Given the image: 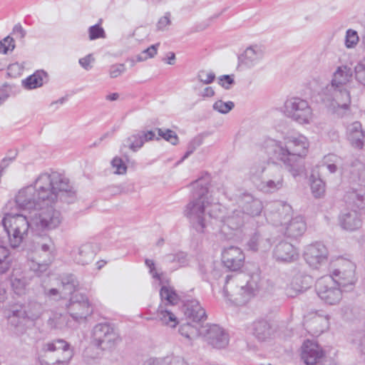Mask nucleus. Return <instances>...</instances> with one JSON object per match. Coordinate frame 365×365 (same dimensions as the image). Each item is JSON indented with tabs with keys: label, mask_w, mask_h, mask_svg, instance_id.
<instances>
[{
	"label": "nucleus",
	"mask_w": 365,
	"mask_h": 365,
	"mask_svg": "<svg viewBox=\"0 0 365 365\" xmlns=\"http://www.w3.org/2000/svg\"><path fill=\"white\" fill-rule=\"evenodd\" d=\"M77 199L76 190L69 180L58 172L42 173L33 184L21 189L15 197V202L21 210H39L31 217L32 232L58 228L63 221L61 212L53 205L58 202L71 204Z\"/></svg>",
	"instance_id": "obj_1"
},
{
	"label": "nucleus",
	"mask_w": 365,
	"mask_h": 365,
	"mask_svg": "<svg viewBox=\"0 0 365 365\" xmlns=\"http://www.w3.org/2000/svg\"><path fill=\"white\" fill-rule=\"evenodd\" d=\"M209 175L200 178L192 183L195 189L193 199L185 206L184 215L189 220L191 227L198 233H204L207 227L206 215L212 218L218 217L220 205L215 202L212 195L208 196Z\"/></svg>",
	"instance_id": "obj_2"
},
{
	"label": "nucleus",
	"mask_w": 365,
	"mask_h": 365,
	"mask_svg": "<svg viewBox=\"0 0 365 365\" xmlns=\"http://www.w3.org/2000/svg\"><path fill=\"white\" fill-rule=\"evenodd\" d=\"M0 244L7 242L13 249L19 248L26 242L29 231L32 230L31 220L21 214L5 213L1 220Z\"/></svg>",
	"instance_id": "obj_3"
},
{
	"label": "nucleus",
	"mask_w": 365,
	"mask_h": 365,
	"mask_svg": "<svg viewBox=\"0 0 365 365\" xmlns=\"http://www.w3.org/2000/svg\"><path fill=\"white\" fill-rule=\"evenodd\" d=\"M308 147L309 143L306 137H290L287 139L284 146H277L274 154L277 159L290 168L292 174L297 176L304 170L302 158L307 155Z\"/></svg>",
	"instance_id": "obj_4"
},
{
	"label": "nucleus",
	"mask_w": 365,
	"mask_h": 365,
	"mask_svg": "<svg viewBox=\"0 0 365 365\" xmlns=\"http://www.w3.org/2000/svg\"><path fill=\"white\" fill-rule=\"evenodd\" d=\"M242 277L239 274H227L223 288L225 296L237 305L247 303L258 289L257 282L253 279L247 281L245 284H240Z\"/></svg>",
	"instance_id": "obj_5"
},
{
	"label": "nucleus",
	"mask_w": 365,
	"mask_h": 365,
	"mask_svg": "<svg viewBox=\"0 0 365 365\" xmlns=\"http://www.w3.org/2000/svg\"><path fill=\"white\" fill-rule=\"evenodd\" d=\"M72 357L70 344L56 339L42 344L38 361L41 365H68Z\"/></svg>",
	"instance_id": "obj_6"
},
{
	"label": "nucleus",
	"mask_w": 365,
	"mask_h": 365,
	"mask_svg": "<svg viewBox=\"0 0 365 365\" xmlns=\"http://www.w3.org/2000/svg\"><path fill=\"white\" fill-rule=\"evenodd\" d=\"M160 296L162 301H166L165 304H160L156 313V319L162 324L175 328L179 323L177 317L169 309L168 305H175L179 300L178 295L173 288L163 286L160 290Z\"/></svg>",
	"instance_id": "obj_7"
},
{
	"label": "nucleus",
	"mask_w": 365,
	"mask_h": 365,
	"mask_svg": "<svg viewBox=\"0 0 365 365\" xmlns=\"http://www.w3.org/2000/svg\"><path fill=\"white\" fill-rule=\"evenodd\" d=\"M92 343L103 351H110L116 347L121 338L115 329L107 323L96 324L92 330Z\"/></svg>",
	"instance_id": "obj_8"
},
{
	"label": "nucleus",
	"mask_w": 365,
	"mask_h": 365,
	"mask_svg": "<svg viewBox=\"0 0 365 365\" xmlns=\"http://www.w3.org/2000/svg\"><path fill=\"white\" fill-rule=\"evenodd\" d=\"M43 313L41 304L30 302L27 304H14L11 306L9 320L11 325L18 327L23 321L34 322Z\"/></svg>",
	"instance_id": "obj_9"
},
{
	"label": "nucleus",
	"mask_w": 365,
	"mask_h": 365,
	"mask_svg": "<svg viewBox=\"0 0 365 365\" xmlns=\"http://www.w3.org/2000/svg\"><path fill=\"white\" fill-rule=\"evenodd\" d=\"M315 289L319 298L330 305L336 304L341 301L344 291L339 283L331 275H325L318 279Z\"/></svg>",
	"instance_id": "obj_10"
},
{
	"label": "nucleus",
	"mask_w": 365,
	"mask_h": 365,
	"mask_svg": "<svg viewBox=\"0 0 365 365\" xmlns=\"http://www.w3.org/2000/svg\"><path fill=\"white\" fill-rule=\"evenodd\" d=\"M284 108L287 115L300 124H309L312 120V109L306 100L292 97L285 101Z\"/></svg>",
	"instance_id": "obj_11"
},
{
	"label": "nucleus",
	"mask_w": 365,
	"mask_h": 365,
	"mask_svg": "<svg viewBox=\"0 0 365 365\" xmlns=\"http://www.w3.org/2000/svg\"><path fill=\"white\" fill-rule=\"evenodd\" d=\"M284 186L282 169L276 165H269L262 179L256 182L257 188L265 193H272L281 190Z\"/></svg>",
	"instance_id": "obj_12"
},
{
	"label": "nucleus",
	"mask_w": 365,
	"mask_h": 365,
	"mask_svg": "<svg viewBox=\"0 0 365 365\" xmlns=\"http://www.w3.org/2000/svg\"><path fill=\"white\" fill-rule=\"evenodd\" d=\"M66 308L70 316L76 322L86 319L93 313L88 297L81 293L71 296L69 301L66 304Z\"/></svg>",
	"instance_id": "obj_13"
},
{
	"label": "nucleus",
	"mask_w": 365,
	"mask_h": 365,
	"mask_svg": "<svg viewBox=\"0 0 365 365\" xmlns=\"http://www.w3.org/2000/svg\"><path fill=\"white\" fill-rule=\"evenodd\" d=\"M339 265V267L334 270L331 276L336 279L344 291L352 290L356 282L355 264L350 260L340 259Z\"/></svg>",
	"instance_id": "obj_14"
},
{
	"label": "nucleus",
	"mask_w": 365,
	"mask_h": 365,
	"mask_svg": "<svg viewBox=\"0 0 365 365\" xmlns=\"http://www.w3.org/2000/svg\"><path fill=\"white\" fill-rule=\"evenodd\" d=\"M248 221L247 215L240 209H236L223 218L221 232L227 238H232L237 232H241L242 228Z\"/></svg>",
	"instance_id": "obj_15"
},
{
	"label": "nucleus",
	"mask_w": 365,
	"mask_h": 365,
	"mask_svg": "<svg viewBox=\"0 0 365 365\" xmlns=\"http://www.w3.org/2000/svg\"><path fill=\"white\" fill-rule=\"evenodd\" d=\"M306 262L313 269H319L327 262L328 250L324 245L316 242L308 245L304 253Z\"/></svg>",
	"instance_id": "obj_16"
},
{
	"label": "nucleus",
	"mask_w": 365,
	"mask_h": 365,
	"mask_svg": "<svg viewBox=\"0 0 365 365\" xmlns=\"http://www.w3.org/2000/svg\"><path fill=\"white\" fill-rule=\"evenodd\" d=\"M237 202L239 209L247 215L248 219L259 216L263 210L261 200L247 192L238 195Z\"/></svg>",
	"instance_id": "obj_17"
},
{
	"label": "nucleus",
	"mask_w": 365,
	"mask_h": 365,
	"mask_svg": "<svg viewBox=\"0 0 365 365\" xmlns=\"http://www.w3.org/2000/svg\"><path fill=\"white\" fill-rule=\"evenodd\" d=\"M245 259V255L240 247L230 246L222 251V262L231 272H238L242 267Z\"/></svg>",
	"instance_id": "obj_18"
},
{
	"label": "nucleus",
	"mask_w": 365,
	"mask_h": 365,
	"mask_svg": "<svg viewBox=\"0 0 365 365\" xmlns=\"http://www.w3.org/2000/svg\"><path fill=\"white\" fill-rule=\"evenodd\" d=\"M208 344L216 349H223L229 343L228 334L220 326L212 324L202 329V334Z\"/></svg>",
	"instance_id": "obj_19"
},
{
	"label": "nucleus",
	"mask_w": 365,
	"mask_h": 365,
	"mask_svg": "<svg viewBox=\"0 0 365 365\" xmlns=\"http://www.w3.org/2000/svg\"><path fill=\"white\" fill-rule=\"evenodd\" d=\"M292 213V208L289 205L277 202L270 205L267 219L275 226L285 225L289 220Z\"/></svg>",
	"instance_id": "obj_20"
},
{
	"label": "nucleus",
	"mask_w": 365,
	"mask_h": 365,
	"mask_svg": "<svg viewBox=\"0 0 365 365\" xmlns=\"http://www.w3.org/2000/svg\"><path fill=\"white\" fill-rule=\"evenodd\" d=\"M264 57L263 49L253 45L247 47L244 52L238 56V68H251L255 66Z\"/></svg>",
	"instance_id": "obj_21"
},
{
	"label": "nucleus",
	"mask_w": 365,
	"mask_h": 365,
	"mask_svg": "<svg viewBox=\"0 0 365 365\" xmlns=\"http://www.w3.org/2000/svg\"><path fill=\"white\" fill-rule=\"evenodd\" d=\"M272 245L271 238L259 231L252 234L246 242L247 249L252 252H265L270 250Z\"/></svg>",
	"instance_id": "obj_22"
},
{
	"label": "nucleus",
	"mask_w": 365,
	"mask_h": 365,
	"mask_svg": "<svg viewBox=\"0 0 365 365\" xmlns=\"http://www.w3.org/2000/svg\"><path fill=\"white\" fill-rule=\"evenodd\" d=\"M184 313L192 322H202L207 319L205 310L196 299H187L184 302Z\"/></svg>",
	"instance_id": "obj_23"
},
{
	"label": "nucleus",
	"mask_w": 365,
	"mask_h": 365,
	"mask_svg": "<svg viewBox=\"0 0 365 365\" xmlns=\"http://www.w3.org/2000/svg\"><path fill=\"white\" fill-rule=\"evenodd\" d=\"M340 225L343 229L354 231L361 227L362 219L360 213L356 210H345L339 216Z\"/></svg>",
	"instance_id": "obj_24"
},
{
	"label": "nucleus",
	"mask_w": 365,
	"mask_h": 365,
	"mask_svg": "<svg viewBox=\"0 0 365 365\" xmlns=\"http://www.w3.org/2000/svg\"><path fill=\"white\" fill-rule=\"evenodd\" d=\"M273 256L277 261L291 262L297 258L298 254L291 243L281 241L275 246Z\"/></svg>",
	"instance_id": "obj_25"
},
{
	"label": "nucleus",
	"mask_w": 365,
	"mask_h": 365,
	"mask_svg": "<svg viewBox=\"0 0 365 365\" xmlns=\"http://www.w3.org/2000/svg\"><path fill=\"white\" fill-rule=\"evenodd\" d=\"M96 255L94 245L87 243L72 250V256L75 262L79 264L85 265L93 262Z\"/></svg>",
	"instance_id": "obj_26"
},
{
	"label": "nucleus",
	"mask_w": 365,
	"mask_h": 365,
	"mask_svg": "<svg viewBox=\"0 0 365 365\" xmlns=\"http://www.w3.org/2000/svg\"><path fill=\"white\" fill-rule=\"evenodd\" d=\"M347 138L351 145L361 149L365 142V131L359 121H355L347 127Z\"/></svg>",
	"instance_id": "obj_27"
},
{
	"label": "nucleus",
	"mask_w": 365,
	"mask_h": 365,
	"mask_svg": "<svg viewBox=\"0 0 365 365\" xmlns=\"http://www.w3.org/2000/svg\"><path fill=\"white\" fill-rule=\"evenodd\" d=\"M252 334L259 341L269 339L273 334L270 324L264 319L254 322L251 327Z\"/></svg>",
	"instance_id": "obj_28"
},
{
	"label": "nucleus",
	"mask_w": 365,
	"mask_h": 365,
	"mask_svg": "<svg viewBox=\"0 0 365 365\" xmlns=\"http://www.w3.org/2000/svg\"><path fill=\"white\" fill-rule=\"evenodd\" d=\"M285 235L290 238L301 237L307 230V225L302 216H297L287 222Z\"/></svg>",
	"instance_id": "obj_29"
},
{
	"label": "nucleus",
	"mask_w": 365,
	"mask_h": 365,
	"mask_svg": "<svg viewBox=\"0 0 365 365\" xmlns=\"http://www.w3.org/2000/svg\"><path fill=\"white\" fill-rule=\"evenodd\" d=\"M353 72L351 68L342 66L337 68L334 72L329 88L344 86L352 78Z\"/></svg>",
	"instance_id": "obj_30"
},
{
	"label": "nucleus",
	"mask_w": 365,
	"mask_h": 365,
	"mask_svg": "<svg viewBox=\"0 0 365 365\" xmlns=\"http://www.w3.org/2000/svg\"><path fill=\"white\" fill-rule=\"evenodd\" d=\"M329 91L332 93L333 101L335 102L338 108L344 110L348 109L351 102L350 94L344 86L329 88Z\"/></svg>",
	"instance_id": "obj_31"
},
{
	"label": "nucleus",
	"mask_w": 365,
	"mask_h": 365,
	"mask_svg": "<svg viewBox=\"0 0 365 365\" xmlns=\"http://www.w3.org/2000/svg\"><path fill=\"white\" fill-rule=\"evenodd\" d=\"M349 167L351 180L358 182L359 185L365 187V165L360 160L355 159L351 161Z\"/></svg>",
	"instance_id": "obj_32"
},
{
	"label": "nucleus",
	"mask_w": 365,
	"mask_h": 365,
	"mask_svg": "<svg viewBox=\"0 0 365 365\" xmlns=\"http://www.w3.org/2000/svg\"><path fill=\"white\" fill-rule=\"evenodd\" d=\"M144 145V140L141 138L140 133H135L124 140L120 146V153H125V149L128 148L131 151L135 153L140 149Z\"/></svg>",
	"instance_id": "obj_33"
},
{
	"label": "nucleus",
	"mask_w": 365,
	"mask_h": 365,
	"mask_svg": "<svg viewBox=\"0 0 365 365\" xmlns=\"http://www.w3.org/2000/svg\"><path fill=\"white\" fill-rule=\"evenodd\" d=\"M47 79V73L43 71H37L22 81V85L26 89H34L43 86Z\"/></svg>",
	"instance_id": "obj_34"
},
{
	"label": "nucleus",
	"mask_w": 365,
	"mask_h": 365,
	"mask_svg": "<svg viewBox=\"0 0 365 365\" xmlns=\"http://www.w3.org/2000/svg\"><path fill=\"white\" fill-rule=\"evenodd\" d=\"M61 286V294L72 296L76 294L75 292L79 286V282L76 276L69 274L62 277Z\"/></svg>",
	"instance_id": "obj_35"
},
{
	"label": "nucleus",
	"mask_w": 365,
	"mask_h": 365,
	"mask_svg": "<svg viewBox=\"0 0 365 365\" xmlns=\"http://www.w3.org/2000/svg\"><path fill=\"white\" fill-rule=\"evenodd\" d=\"M351 342L359 354L365 356V329L353 333Z\"/></svg>",
	"instance_id": "obj_36"
},
{
	"label": "nucleus",
	"mask_w": 365,
	"mask_h": 365,
	"mask_svg": "<svg viewBox=\"0 0 365 365\" xmlns=\"http://www.w3.org/2000/svg\"><path fill=\"white\" fill-rule=\"evenodd\" d=\"M301 282L302 279L300 277L297 276L294 277L292 282L285 289L286 294L288 297H294L307 289L306 286L300 284Z\"/></svg>",
	"instance_id": "obj_37"
},
{
	"label": "nucleus",
	"mask_w": 365,
	"mask_h": 365,
	"mask_svg": "<svg viewBox=\"0 0 365 365\" xmlns=\"http://www.w3.org/2000/svg\"><path fill=\"white\" fill-rule=\"evenodd\" d=\"M47 324L51 328L61 329L68 326V316L66 314L55 313L52 317L48 319Z\"/></svg>",
	"instance_id": "obj_38"
},
{
	"label": "nucleus",
	"mask_w": 365,
	"mask_h": 365,
	"mask_svg": "<svg viewBox=\"0 0 365 365\" xmlns=\"http://www.w3.org/2000/svg\"><path fill=\"white\" fill-rule=\"evenodd\" d=\"M179 333L186 339H192L199 334H202V329L200 330L196 326L187 322L180 325Z\"/></svg>",
	"instance_id": "obj_39"
},
{
	"label": "nucleus",
	"mask_w": 365,
	"mask_h": 365,
	"mask_svg": "<svg viewBox=\"0 0 365 365\" xmlns=\"http://www.w3.org/2000/svg\"><path fill=\"white\" fill-rule=\"evenodd\" d=\"M5 245L0 244V275L6 273L11 266V262L9 259L10 251Z\"/></svg>",
	"instance_id": "obj_40"
},
{
	"label": "nucleus",
	"mask_w": 365,
	"mask_h": 365,
	"mask_svg": "<svg viewBox=\"0 0 365 365\" xmlns=\"http://www.w3.org/2000/svg\"><path fill=\"white\" fill-rule=\"evenodd\" d=\"M36 252H43V257L47 262H52L53 259V243L50 239H48L46 242H36Z\"/></svg>",
	"instance_id": "obj_41"
},
{
	"label": "nucleus",
	"mask_w": 365,
	"mask_h": 365,
	"mask_svg": "<svg viewBox=\"0 0 365 365\" xmlns=\"http://www.w3.org/2000/svg\"><path fill=\"white\" fill-rule=\"evenodd\" d=\"M267 167H264L262 164L253 165L250 170V176L253 182L256 185V182H259L266 173Z\"/></svg>",
	"instance_id": "obj_42"
},
{
	"label": "nucleus",
	"mask_w": 365,
	"mask_h": 365,
	"mask_svg": "<svg viewBox=\"0 0 365 365\" xmlns=\"http://www.w3.org/2000/svg\"><path fill=\"white\" fill-rule=\"evenodd\" d=\"M356 81L365 86V57L362 58L354 67Z\"/></svg>",
	"instance_id": "obj_43"
},
{
	"label": "nucleus",
	"mask_w": 365,
	"mask_h": 365,
	"mask_svg": "<svg viewBox=\"0 0 365 365\" xmlns=\"http://www.w3.org/2000/svg\"><path fill=\"white\" fill-rule=\"evenodd\" d=\"M157 131L160 137L170 143L173 145H176L179 142V138L176 133L170 129L163 130L157 128Z\"/></svg>",
	"instance_id": "obj_44"
},
{
	"label": "nucleus",
	"mask_w": 365,
	"mask_h": 365,
	"mask_svg": "<svg viewBox=\"0 0 365 365\" xmlns=\"http://www.w3.org/2000/svg\"><path fill=\"white\" fill-rule=\"evenodd\" d=\"M311 190L315 197H321L325 192V183L320 178H314L311 182Z\"/></svg>",
	"instance_id": "obj_45"
},
{
	"label": "nucleus",
	"mask_w": 365,
	"mask_h": 365,
	"mask_svg": "<svg viewBox=\"0 0 365 365\" xmlns=\"http://www.w3.org/2000/svg\"><path fill=\"white\" fill-rule=\"evenodd\" d=\"M203 138L202 136L197 135L192 139L187 145V151L180 160V162L187 158L194 151L202 144Z\"/></svg>",
	"instance_id": "obj_46"
},
{
	"label": "nucleus",
	"mask_w": 365,
	"mask_h": 365,
	"mask_svg": "<svg viewBox=\"0 0 365 365\" xmlns=\"http://www.w3.org/2000/svg\"><path fill=\"white\" fill-rule=\"evenodd\" d=\"M234 107L235 103L232 101L224 102L222 100L217 101L212 106L215 110L222 114L228 113Z\"/></svg>",
	"instance_id": "obj_47"
},
{
	"label": "nucleus",
	"mask_w": 365,
	"mask_h": 365,
	"mask_svg": "<svg viewBox=\"0 0 365 365\" xmlns=\"http://www.w3.org/2000/svg\"><path fill=\"white\" fill-rule=\"evenodd\" d=\"M359 41L357 32L353 29H348L345 36V46L347 48H354Z\"/></svg>",
	"instance_id": "obj_48"
},
{
	"label": "nucleus",
	"mask_w": 365,
	"mask_h": 365,
	"mask_svg": "<svg viewBox=\"0 0 365 365\" xmlns=\"http://www.w3.org/2000/svg\"><path fill=\"white\" fill-rule=\"evenodd\" d=\"M15 47L14 39L10 36H7L0 41V53L6 54L9 51H14Z\"/></svg>",
	"instance_id": "obj_49"
},
{
	"label": "nucleus",
	"mask_w": 365,
	"mask_h": 365,
	"mask_svg": "<svg viewBox=\"0 0 365 365\" xmlns=\"http://www.w3.org/2000/svg\"><path fill=\"white\" fill-rule=\"evenodd\" d=\"M51 262H47L46 259H43L42 262H37L34 259H31L29 262V267L31 270L38 274L44 272L48 267V265Z\"/></svg>",
	"instance_id": "obj_50"
},
{
	"label": "nucleus",
	"mask_w": 365,
	"mask_h": 365,
	"mask_svg": "<svg viewBox=\"0 0 365 365\" xmlns=\"http://www.w3.org/2000/svg\"><path fill=\"white\" fill-rule=\"evenodd\" d=\"M88 35L90 40H95L97 38H105L106 35L104 29L100 26V24L91 26L88 29Z\"/></svg>",
	"instance_id": "obj_51"
},
{
	"label": "nucleus",
	"mask_w": 365,
	"mask_h": 365,
	"mask_svg": "<svg viewBox=\"0 0 365 365\" xmlns=\"http://www.w3.org/2000/svg\"><path fill=\"white\" fill-rule=\"evenodd\" d=\"M111 165L115 169V174L123 175L127 171V166L120 158H114L111 161Z\"/></svg>",
	"instance_id": "obj_52"
},
{
	"label": "nucleus",
	"mask_w": 365,
	"mask_h": 365,
	"mask_svg": "<svg viewBox=\"0 0 365 365\" xmlns=\"http://www.w3.org/2000/svg\"><path fill=\"white\" fill-rule=\"evenodd\" d=\"M197 78L205 84H210L215 79V74L212 71L207 72L205 70H201L197 73Z\"/></svg>",
	"instance_id": "obj_53"
},
{
	"label": "nucleus",
	"mask_w": 365,
	"mask_h": 365,
	"mask_svg": "<svg viewBox=\"0 0 365 365\" xmlns=\"http://www.w3.org/2000/svg\"><path fill=\"white\" fill-rule=\"evenodd\" d=\"M218 83L224 88L228 90L235 84L234 75H223L219 77Z\"/></svg>",
	"instance_id": "obj_54"
},
{
	"label": "nucleus",
	"mask_w": 365,
	"mask_h": 365,
	"mask_svg": "<svg viewBox=\"0 0 365 365\" xmlns=\"http://www.w3.org/2000/svg\"><path fill=\"white\" fill-rule=\"evenodd\" d=\"M125 71V65L123 63L113 64L109 68V75L112 78L120 76Z\"/></svg>",
	"instance_id": "obj_55"
},
{
	"label": "nucleus",
	"mask_w": 365,
	"mask_h": 365,
	"mask_svg": "<svg viewBox=\"0 0 365 365\" xmlns=\"http://www.w3.org/2000/svg\"><path fill=\"white\" fill-rule=\"evenodd\" d=\"M170 16L171 14L170 12H166L165 15L158 20L157 24L158 30H167L168 26H169L171 24Z\"/></svg>",
	"instance_id": "obj_56"
},
{
	"label": "nucleus",
	"mask_w": 365,
	"mask_h": 365,
	"mask_svg": "<svg viewBox=\"0 0 365 365\" xmlns=\"http://www.w3.org/2000/svg\"><path fill=\"white\" fill-rule=\"evenodd\" d=\"M169 260L173 262H178L180 267L184 266L187 262V255L184 252H178L175 255H169Z\"/></svg>",
	"instance_id": "obj_57"
},
{
	"label": "nucleus",
	"mask_w": 365,
	"mask_h": 365,
	"mask_svg": "<svg viewBox=\"0 0 365 365\" xmlns=\"http://www.w3.org/2000/svg\"><path fill=\"white\" fill-rule=\"evenodd\" d=\"M212 269V270L210 271V274L212 276L213 278L217 279L221 276L220 272L217 270L215 268L212 267V264H209L206 266L201 265L200 267L201 272L205 275H206L208 273V269Z\"/></svg>",
	"instance_id": "obj_58"
},
{
	"label": "nucleus",
	"mask_w": 365,
	"mask_h": 365,
	"mask_svg": "<svg viewBox=\"0 0 365 365\" xmlns=\"http://www.w3.org/2000/svg\"><path fill=\"white\" fill-rule=\"evenodd\" d=\"M327 160L329 161H332L334 163H330L327 165V169L329 170L331 173H334L336 171V164L340 161V158L336 156L335 155L330 154L327 156Z\"/></svg>",
	"instance_id": "obj_59"
},
{
	"label": "nucleus",
	"mask_w": 365,
	"mask_h": 365,
	"mask_svg": "<svg viewBox=\"0 0 365 365\" xmlns=\"http://www.w3.org/2000/svg\"><path fill=\"white\" fill-rule=\"evenodd\" d=\"M11 34L14 35L16 38L24 39L26 36V31L20 24H17L14 25Z\"/></svg>",
	"instance_id": "obj_60"
},
{
	"label": "nucleus",
	"mask_w": 365,
	"mask_h": 365,
	"mask_svg": "<svg viewBox=\"0 0 365 365\" xmlns=\"http://www.w3.org/2000/svg\"><path fill=\"white\" fill-rule=\"evenodd\" d=\"M169 364V356L158 359H150L145 365H168Z\"/></svg>",
	"instance_id": "obj_61"
},
{
	"label": "nucleus",
	"mask_w": 365,
	"mask_h": 365,
	"mask_svg": "<svg viewBox=\"0 0 365 365\" xmlns=\"http://www.w3.org/2000/svg\"><path fill=\"white\" fill-rule=\"evenodd\" d=\"M94 61V58L92 57L91 54H89L83 58L79 59L80 65L86 71H88L91 68V63Z\"/></svg>",
	"instance_id": "obj_62"
},
{
	"label": "nucleus",
	"mask_w": 365,
	"mask_h": 365,
	"mask_svg": "<svg viewBox=\"0 0 365 365\" xmlns=\"http://www.w3.org/2000/svg\"><path fill=\"white\" fill-rule=\"evenodd\" d=\"M145 263L148 267H149V272L152 274L153 277L157 279H160V274L156 272L154 261L152 259H146Z\"/></svg>",
	"instance_id": "obj_63"
},
{
	"label": "nucleus",
	"mask_w": 365,
	"mask_h": 365,
	"mask_svg": "<svg viewBox=\"0 0 365 365\" xmlns=\"http://www.w3.org/2000/svg\"><path fill=\"white\" fill-rule=\"evenodd\" d=\"M26 285L25 281L21 279L14 278L11 281V286L14 289L16 292H20L22 289H24Z\"/></svg>",
	"instance_id": "obj_64"
}]
</instances>
